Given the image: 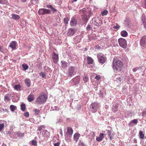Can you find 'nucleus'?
<instances>
[{
    "label": "nucleus",
    "mask_w": 146,
    "mask_h": 146,
    "mask_svg": "<svg viewBox=\"0 0 146 146\" xmlns=\"http://www.w3.org/2000/svg\"><path fill=\"white\" fill-rule=\"evenodd\" d=\"M123 64L120 60L117 58H114L113 62V68L115 71L120 72L122 70Z\"/></svg>",
    "instance_id": "1"
},
{
    "label": "nucleus",
    "mask_w": 146,
    "mask_h": 146,
    "mask_svg": "<svg viewBox=\"0 0 146 146\" xmlns=\"http://www.w3.org/2000/svg\"><path fill=\"white\" fill-rule=\"evenodd\" d=\"M47 97L45 93H41L36 98L35 102L38 104H41L45 103Z\"/></svg>",
    "instance_id": "2"
},
{
    "label": "nucleus",
    "mask_w": 146,
    "mask_h": 146,
    "mask_svg": "<svg viewBox=\"0 0 146 146\" xmlns=\"http://www.w3.org/2000/svg\"><path fill=\"white\" fill-rule=\"evenodd\" d=\"M118 42L119 46L123 48H125L127 47V41L125 39L120 38L118 39Z\"/></svg>",
    "instance_id": "3"
},
{
    "label": "nucleus",
    "mask_w": 146,
    "mask_h": 146,
    "mask_svg": "<svg viewBox=\"0 0 146 146\" xmlns=\"http://www.w3.org/2000/svg\"><path fill=\"white\" fill-rule=\"evenodd\" d=\"M75 67L73 66H70L68 68L67 75L68 77H70L74 74Z\"/></svg>",
    "instance_id": "4"
},
{
    "label": "nucleus",
    "mask_w": 146,
    "mask_h": 146,
    "mask_svg": "<svg viewBox=\"0 0 146 146\" xmlns=\"http://www.w3.org/2000/svg\"><path fill=\"white\" fill-rule=\"evenodd\" d=\"M92 21L93 24L96 26H100L102 23V21L100 20L98 18H93L92 19Z\"/></svg>",
    "instance_id": "5"
},
{
    "label": "nucleus",
    "mask_w": 146,
    "mask_h": 146,
    "mask_svg": "<svg viewBox=\"0 0 146 146\" xmlns=\"http://www.w3.org/2000/svg\"><path fill=\"white\" fill-rule=\"evenodd\" d=\"M39 14L43 15L45 14H49L50 13V10L45 9L42 8L40 9L38 11Z\"/></svg>",
    "instance_id": "6"
},
{
    "label": "nucleus",
    "mask_w": 146,
    "mask_h": 146,
    "mask_svg": "<svg viewBox=\"0 0 146 146\" xmlns=\"http://www.w3.org/2000/svg\"><path fill=\"white\" fill-rule=\"evenodd\" d=\"M90 9L89 8H84L80 10L79 12L80 13H82L84 14H87L88 15H90Z\"/></svg>",
    "instance_id": "7"
},
{
    "label": "nucleus",
    "mask_w": 146,
    "mask_h": 146,
    "mask_svg": "<svg viewBox=\"0 0 146 146\" xmlns=\"http://www.w3.org/2000/svg\"><path fill=\"white\" fill-rule=\"evenodd\" d=\"M91 111L93 113L96 112L98 108V104L96 103H94L92 104L91 105Z\"/></svg>",
    "instance_id": "8"
},
{
    "label": "nucleus",
    "mask_w": 146,
    "mask_h": 146,
    "mask_svg": "<svg viewBox=\"0 0 146 146\" xmlns=\"http://www.w3.org/2000/svg\"><path fill=\"white\" fill-rule=\"evenodd\" d=\"M140 44L142 46L146 48V36H144L142 38Z\"/></svg>",
    "instance_id": "9"
},
{
    "label": "nucleus",
    "mask_w": 146,
    "mask_h": 146,
    "mask_svg": "<svg viewBox=\"0 0 146 146\" xmlns=\"http://www.w3.org/2000/svg\"><path fill=\"white\" fill-rule=\"evenodd\" d=\"M67 131L66 133L70 137H71L73 132V130L72 128L70 127H68L67 128Z\"/></svg>",
    "instance_id": "10"
},
{
    "label": "nucleus",
    "mask_w": 146,
    "mask_h": 146,
    "mask_svg": "<svg viewBox=\"0 0 146 146\" xmlns=\"http://www.w3.org/2000/svg\"><path fill=\"white\" fill-rule=\"evenodd\" d=\"M52 59L54 62L55 64L56 63L58 60V55L54 52L52 55Z\"/></svg>",
    "instance_id": "11"
},
{
    "label": "nucleus",
    "mask_w": 146,
    "mask_h": 146,
    "mask_svg": "<svg viewBox=\"0 0 146 146\" xmlns=\"http://www.w3.org/2000/svg\"><path fill=\"white\" fill-rule=\"evenodd\" d=\"M106 59V58L102 56H99L98 58L99 62L102 64H103L105 62Z\"/></svg>",
    "instance_id": "12"
},
{
    "label": "nucleus",
    "mask_w": 146,
    "mask_h": 146,
    "mask_svg": "<svg viewBox=\"0 0 146 146\" xmlns=\"http://www.w3.org/2000/svg\"><path fill=\"white\" fill-rule=\"evenodd\" d=\"M17 44V42L16 41H12L10 42L9 46L12 49L14 50L16 49Z\"/></svg>",
    "instance_id": "13"
},
{
    "label": "nucleus",
    "mask_w": 146,
    "mask_h": 146,
    "mask_svg": "<svg viewBox=\"0 0 146 146\" xmlns=\"http://www.w3.org/2000/svg\"><path fill=\"white\" fill-rule=\"evenodd\" d=\"M80 136V134L78 133H76L74 134L73 136V139L76 142L78 141L79 138Z\"/></svg>",
    "instance_id": "14"
},
{
    "label": "nucleus",
    "mask_w": 146,
    "mask_h": 146,
    "mask_svg": "<svg viewBox=\"0 0 146 146\" xmlns=\"http://www.w3.org/2000/svg\"><path fill=\"white\" fill-rule=\"evenodd\" d=\"M105 135L103 133H100L99 135V137H98L96 138L97 141H102L104 137V135Z\"/></svg>",
    "instance_id": "15"
},
{
    "label": "nucleus",
    "mask_w": 146,
    "mask_h": 146,
    "mask_svg": "<svg viewBox=\"0 0 146 146\" xmlns=\"http://www.w3.org/2000/svg\"><path fill=\"white\" fill-rule=\"evenodd\" d=\"M75 32V31L74 29H70L68 31L67 35L68 36H71L74 34Z\"/></svg>",
    "instance_id": "16"
},
{
    "label": "nucleus",
    "mask_w": 146,
    "mask_h": 146,
    "mask_svg": "<svg viewBox=\"0 0 146 146\" xmlns=\"http://www.w3.org/2000/svg\"><path fill=\"white\" fill-rule=\"evenodd\" d=\"M112 131H112L109 130L107 131L110 137V140H111L114 138V134Z\"/></svg>",
    "instance_id": "17"
},
{
    "label": "nucleus",
    "mask_w": 146,
    "mask_h": 146,
    "mask_svg": "<svg viewBox=\"0 0 146 146\" xmlns=\"http://www.w3.org/2000/svg\"><path fill=\"white\" fill-rule=\"evenodd\" d=\"M76 24V21L74 17H72L70 22V25L72 26H75Z\"/></svg>",
    "instance_id": "18"
},
{
    "label": "nucleus",
    "mask_w": 146,
    "mask_h": 146,
    "mask_svg": "<svg viewBox=\"0 0 146 146\" xmlns=\"http://www.w3.org/2000/svg\"><path fill=\"white\" fill-rule=\"evenodd\" d=\"M87 63L88 64H92L94 62V60L91 57L88 56L86 58Z\"/></svg>",
    "instance_id": "19"
},
{
    "label": "nucleus",
    "mask_w": 146,
    "mask_h": 146,
    "mask_svg": "<svg viewBox=\"0 0 146 146\" xmlns=\"http://www.w3.org/2000/svg\"><path fill=\"white\" fill-rule=\"evenodd\" d=\"M28 101L29 102H31L34 100V95L33 94H30L27 98Z\"/></svg>",
    "instance_id": "20"
},
{
    "label": "nucleus",
    "mask_w": 146,
    "mask_h": 146,
    "mask_svg": "<svg viewBox=\"0 0 146 146\" xmlns=\"http://www.w3.org/2000/svg\"><path fill=\"white\" fill-rule=\"evenodd\" d=\"M11 18L14 20H18L20 18L19 16L16 14H12Z\"/></svg>",
    "instance_id": "21"
},
{
    "label": "nucleus",
    "mask_w": 146,
    "mask_h": 146,
    "mask_svg": "<svg viewBox=\"0 0 146 146\" xmlns=\"http://www.w3.org/2000/svg\"><path fill=\"white\" fill-rule=\"evenodd\" d=\"M25 85L28 87H29L31 85V82L29 79H27L25 80Z\"/></svg>",
    "instance_id": "22"
},
{
    "label": "nucleus",
    "mask_w": 146,
    "mask_h": 146,
    "mask_svg": "<svg viewBox=\"0 0 146 146\" xmlns=\"http://www.w3.org/2000/svg\"><path fill=\"white\" fill-rule=\"evenodd\" d=\"M62 64V67L63 68H66L68 66V63L64 61H62L61 62Z\"/></svg>",
    "instance_id": "23"
},
{
    "label": "nucleus",
    "mask_w": 146,
    "mask_h": 146,
    "mask_svg": "<svg viewBox=\"0 0 146 146\" xmlns=\"http://www.w3.org/2000/svg\"><path fill=\"white\" fill-rule=\"evenodd\" d=\"M139 138L141 139H144L145 136V133L143 131H140L139 132Z\"/></svg>",
    "instance_id": "24"
},
{
    "label": "nucleus",
    "mask_w": 146,
    "mask_h": 146,
    "mask_svg": "<svg viewBox=\"0 0 146 146\" xmlns=\"http://www.w3.org/2000/svg\"><path fill=\"white\" fill-rule=\"evenodd\" d=\"M90 15H88L87 14H84L82 16V19L84 20L87 21L90 17Z\"/></svg>",
    "instance_id": "25"
},
{
    "label": "nucleus",
    "mask_w": 146,
    "mask_h": 146,
    "mask_svg": "<svg viewBox=\"0 0 146 146\" xmlns=\"http://www.w3.org/2000/svg\"><path fill=\"white\" fill-rule=\"evenodd\" d=\"M121 35L123 37H126L128 35L127 32L125 31H123L121 33Z\"/></svg>",
    "instance_id": "26"
},
{
    "label": "nucleus",
    "mask_w": 146,
    "mask_h": 146,
    "mask_svg": "<svg viewBox=\"0 0 146 146\" xmlns=\"http://www.w3.org/2000/svg\"><path fill=\"white\" fill-rule=\"evenodd\" d=\"M10 98L9 94H6L4 97V100L5 102L6 101H9L10 100Z\"/></svg>",
    "instance_id": "27"
},
{
    "label": "nucleus",
    "mask_w": 146,
    "mask_h": 146,
    "mask_svg": "<svg viewBox=\"0 0 146 146\" xmlns=\"http://www.w3.org/2000/svg\"><path fill=\"white\" fill-rule=\"evenodd\" d=\"M21 86L20 85H16L15 86L14 88L15 90L17 91H20L21 90Z\"/></svg>",
    "instance_id": "28"
},
{
    "label": "nucleus",
    "mask_w": 146,
    "mask_h": 146,
    "mask_svg": "<svg viewBox=\"0 0 146 146\" xmlns=\"http://www.w3.org/2000/svg\"><path fill=\"white\" fill-rule=\"evenodd\" d=\"M33 111L35 112V114L36 115L39 114L40 111L37 109H34L33 110Z\"/></svg>",
    "instance_id": "29"
},
{
    "label": "nucleus",
    "mask_w": 146,
    "mask_h": 146,
    "mask_svg": "<svg viewBox=\"0 0 146 146\" xmlns=\"http://www.w3.org/2000/svg\"><path fill=\"white\" fill-rule=\"evenodd\" d=\"M108 12L107 10H105L101 12V15L102 16H104L106 15L108 13Z\"/></svg>",
    "instance_id": "30"
},
{
    "label": "nucleus",
    "mask_w": 146,
    "mask_h": 146,
    "mask_svg": "<svg viewBox=\"0 0 146 146\" xmlns=\"http://www.w3.org/2000/svg\"><path fill=\"white\" fill-rule=\"evenodd\" d=\"M22 67L23 68L24 70H26L29 68V66L26 64H24L22 65Z\"/></svg>",
    "instance_id": "31"
},
{
    "label": "nucleus",
    "mask_w": 146,
    "mask_h": 146,
    "mask_svg": "<svg viewBox=\"0 0 146 146\" xmlns=\"http://www.w3.org/2000/svg\"><path fill=\"white\" fill-rule=\"evenodd\" d=\"M16 108V106L14 105H11L10 106V109L11 111H13Z\"/></svg>",
    "instance_id": "32"
},
{
    "label": "nucleus",
    "mask_w": 146,
    "mask_h": 146,
    "mask_svg": "<svg viewBox=\"0 0 146 146\" xmlns=\"http://www.w3.org/2000/svg\"><path fill=\"white\" fill-rule=\"evenodd\" d=\"M69 19L67 17H66L64 19V23L65 25L68 24V22L69 21Z\"/></svg>",
    "instance_id": "33"
},
{
    "label": "nucleus",
    "mask_w": 146,
    "mask_h": 146,
    "mask_svg": "<svg viewBox=\"0 0 146 146\" xmlns=\"http://www.w3.org/2000/svg\"><path fill=\"white\" fill-rule=\"evenodd\" d=\"M116 79V81H117V82H118L119 83L123 82V81L122 79L120 77H118Z\"/></svg>",
    "instance_id": "34"
},
{
    "label": "nucleus",
    "mask_w": 146,
    "mask_h": 146,
    "mask_svg": "<svg viewBox=\"0 0 146 146\" xmlns=\"http://www.w3.org/2000/svg\"><path fill=\"white\" fill-rule=\"evenodd\" d=\"M95 78L98 81L101 79V77L100 75H98L96 76Z\"/></svg>",
    "instance_id": "35"
},
{
    "label": "nucleus",
    "mask_w": 146,
    "mask_h": 146,
    "mask_svg": "<svg viewBox=\"0 0 146 146\" xmlns=\"http://www.w3.org/2000/svg\"><path fill=\"white\" fill-rule=\"evenodd\" d=\"M21 109L23 111H24L25 109V104H22L21 105Z\"/></svg>",
    "instance_id": "36"
},
{
    "label": "nucleus",
    "mask_w": 146,
    "mask_h": 146,
    "mask_svg": "<svg viewBox=\"0 0 146 146\" xmlns=\"http://www.w3.org/2000/svg\"><path fill=\"white\" fill-rule=\"evenodd\" d=\"M32 144L34 146H37V142L36 141L33 140L31 141Z\"/></svg>",
    "instance_id": "37"
},
{
    "label": "nucleus",
    "mask_w": 146,
    "mask_h": 146,
    "mask_svg": "<svg viewBox=\"0 0 146 146\" xmlns=\"http://www.w3.org/2000/svg\"><path fill=\"white\" fill-rule=\"evenodd\" d=\"M44 128V125H41L39 126L38 127L37 130L38 131H40L42 130V128Z\"/></svg>",
    "instance_id": "38"
},
{
    "label": "nucleus",
    "mask_w": 146,
    "mask_h": 146,
    "mask_svg": "<svg viewBox=\"0 0 146 146\" xmlns=\"http://www.w3.org/2000/svg\"><path fill=\"white\" fill-rule=\"evenodd\" d=\"M88 80V78L86 76H85L83 78V80L84 81L85 83Z\"/></svg>",
    "instance_id": "39"
},
{
    "label": "nucleus",
    "mask_w": 146,
    "mask_h": 146,
    "mask_svg": "<svg viewBox=\"0 0 146 146\" xmlns=\"http://www.w3.org/2000/svg\"><path fill=\"white\" fill-rule=\"evenodd\" d=\"M131 122L133 123H134L135 124H137V123L138 122V121L137 119H134L133 120H132L131 121Z\"/></svg>",
    "instance_id": "40"
},
{
    "label": "nucleus",
    "mask_w": 146,
    "mask_h": 146,
    "mask_svg": "<svg viewBox=\"0 0 146 146\" xmlns=\"http://www.w3.org/2000/svg\"><path fill=\"white\" fill-rule=\"evenodd\" d=\"M24 115L26 117H28L29 116V113L28 112H25L24 113Z\"/></svg>",
    "instance_id": "41"
},
{
    "label": "nucleus",
    "mask_w": 146,
    "mask_h": 146,
    "mask_svg": "<svg viewBox=\"0 0 146 146\" xmlns=\"http://www.w3.org/2000/svg\"><path fill=\"white\" fill-rule=\"evenodd\" d=\"M86 29L88 31L91 30L92 29V27L90 25H88L86 27Z\"/></svg>",
    "instance_id": "42"
},
{
    "label": "nucleus",
    "mask_w": 146,
    "mask_h": 146,
    "mask_svg": "<svg viewBox=\"0 0 146 146\" xmlns=\"http://www.w3.org/2000/svg\"><path fill=\"white\" fill-rule=\"evenodd\" d=\"M4 124H0V131H1L4 128Z\"/></svg>",
    "instance_id": "43"
},
{
    "label": "nucleus",
    "mask_w": 146,
    "mask_h": 146,
    "mask_svg": "<svg viewBox=\"0 0 146 146\" xmlns=\"http://www.w3.org/2000/svg\"><path fill=\"white\" fill-rule=\"evenodd\" d=\"M40 75L42 76L43 78H45L46 76L45 73L43 72H41L40 73Z\"/></svg>",
    "instance_id": "44"
},
{
    "label": "nucleus",
    "mask_w": 146,
    "mask_h": 146,
    "mask_svg": "<svg viewBox=\"0 0 146 146\" xmlns=\"http://www.w3.org/2000/svg\"><path fill=\"white\" fill-rule=\"evenodd\" d=\"M142 115L143 116H146V110L143 111L142 113Z\"/></svg>",
    "instance_id": "45"
},
{
    "label": "nucleus",
    "mask_w": 146,
    "mask_h": 146,
    "mask_svg": "<svg viewBox=\"0 0 146 146\" xmlns=\"http://www.w3.org/2000/svg\"><path fill=\"white\" fill-rule=\"evenodd\" d=\"M51 9L52 10V11L54 13L56 12L57 11L53 7H52Z\"/></svg>",
    "instance_id": "46"
},
{
    "label": "nucleus",
    "mask_w": 146,
    "mask_h": 146,
    "mask_svg": "<svg viewBox=\"0 0 146 146\" xmlns=\"http://www.w3.org/2000/svg\"><path fill=\"white\" fill-rule=\"evenodd\" d=\"M60 143L59 142H57L54 144V146H59Z\"/></svg>",
    "instance_id": "47"
},
{
    "label": "nucleus",
    "mask_w": 146,
    "mask_h": 146,
    "mask_svg": "<svg viewBox=\"0 0 146 146\" xmlns=\"http://www.w3.org/2000/svg\"><path fill=\"white\" fill-rule=\"evenodd\" d=\"M75 79H76V80H78V81L77 82H78L80 80V78L79 76H77L76 77V78Z\"/></svg>",
    "instance_id": "48"
},
{
    "label": "nucleus",
    "mask_w": 146,
    "mask_h": 146,
    "mask_svg": "<svg viewBox=\"0 0 146 146\" xmlns=\"http://www.w3.org/2000/svg\"><path fill=\"white\" fill-rule=\"evenodd\" d=\"M114 27L115 29H118L119 28L120 26L119 25H118L117 24L116 26H114Z\"/></svg>",
    "instance_id": "49"
},
{
    "label": "nucleus",
    "mask_w": 146,
    "mask_h": 146,
    "mask_svg": "<svg viewBox=\"0 0 146 146\" xmlns=\"http://www.w3.org/2000/svg\"><path fill=\"white\" fill-rule=\"evenodd\" d=\"M52 7V6L51 5H47L46 6V7L47 8H50L51 9Z\"/></svg>",
    "instance_id": "50"
},
{
    "label": "nucleus",
    "mask_w": 146,
    "mask_h": 146,
    "mask_svg": "<svg viewBox=\"0 0 146 146\" xmlns=\"http://www.w3.org/2000/svg\"><path fill=\"white\" fill-rule=\"evenodd\" d=\"M139 69V68H135L133 69V72H135L137 70H138Z\"/></svg>",
    "instance_id": "51"
},
{
    "label": "nucleus",
    "mask_w": 146,
    "mask_h": 146,
    "mask_svg": "<svg viewBox=\"0 0 146 146\" xmlns=\"http://www.w3.org/2000/svg\"><path fill=\"white\" fill-rule=\"evenodd\" d=\"M112 109L113 110V111L114 112H115L117 110V107L115 108V110L113 108Z\"/></svg>",
    "instance_id": "52"
},
{
    "label": "nucleus",
    "mask_w": 146,
    "mask_h": 146,
    "mask_svg": "<svg viewBox=\"0 0 146 146\" xmlns=\"http://www.w3.org/2000/svg\"><path fill=\"white\" fill-rule=\"evenodd\" d=\"M142 21L143 22V24H144V27L145 28H146V23L145 21H143V20L142 19Z\"/></svg>",
    "instance_id": "53"
},
{
    "label": "nucleus",
    "mask_w": 146,
    "mask_h": 146,
    "mask_svg": "<svg viewBox=\"0 0 146 146\" xmlns=\"http://www.w3.org/2000/svg\"><path fill=\"white\" fill-rule=\"evenodd\" d=\"M4 0H0V3L3 4L4 3Z\"/></svg>",
    "instance_id": "54"
},
{
    "label": "nucleus",
    "mask_w": 146,
    "mask_h": 146,
    "mask_svg": "<svg viewBox=\"0 0 146 146\" xmlns=\"http://www.w3.org/2000/svg\"><path fill=\"white\" fill-rule=\"evenodd\" d=\"M60 134L61 136H63V133L62 131V129H60Z\"/></svg>",
    "instance_id": "55"
},
{
    "label": "nucleus",
    "mask_w": 146,
    "mask_h": 146,
    "mask_svg": "<svg viewBox=\"0 0 146 146\" xmlns=\"http://www.w3.org/2000/svg\"><path fill=\"white\" fill-rule=\"evenodd\" d=\"M12 132L10 131H9L8 132V134L9 135H11L12 134Z\"/></svg>",
    "instance_id": "56"
},
{
    "label": "nucleus",
    "mask_w": 146,
    "mask_h": 146,
    "mask_svg": "<svg viewBox=\"0 0 146 146\" xmlns=\"http://www.w3.org/2000/svg\"><path fill=\"white\" fill-rule=\"evenodd\" d=\"M91 133H93L92 136L93 137H95V133L94 131H92Z\"/></svg>",
    "instance_id": "57"
},
{
    "label": "nucleus",
    "mask_w": 146,
    "mask_h": 146,
    "mask_svg": "<svg viewBox=\"0 0 146 146\" xmlns=\"http://www.w3.org/2000/svg\"><path fill=\"white\" fill-rule=\"evenodd\" d=\"M27 1V0H21V1L23 3L26 2Z\"/></svg>",
    "instance_id": "58"
},
{
    "label": "nucleus",
    "mask_w": 146,
    "mask_h": 146,
    "mask_svg": "<svg viewBox=\"0 0 146 146\" xmlns=\"http://www.w3.org/2000/svg\"><path fill=\"white\" fill-rule=\"evenodd\" d=\"M77 0H72V2L73 3L74 2H75Z\"/></svg>",
    "instance_id": "59"
},
{
    "label": "nucleus",
    "mask_w": 146,
    "mask_h": 146,
    "mask_svg": "<svg viewBox=\"0 0 146 146\" xmlns=\"http://www.w3.org/2000/svg\"><path fill=\"white\" fill-rule=\"evenodd\" d=\"M145 4H146V0H145Z\"/></svg>",
    "instance_id": "60"
},
{
    "label": "nucleus",
    "mask_w": 146,
    "mask_h": 146,
    "mask_svg": "<svg viewBox=\"0 0 146 146\" xmlns=\"http://www.w3.org/2000/svg\"><path fill=\"white\" fill-rule=\"evenodd\" d=\"M0 51H2L1 48H0Z\"/></svg>",
    "instance_id": "61"
}]
</instances>
